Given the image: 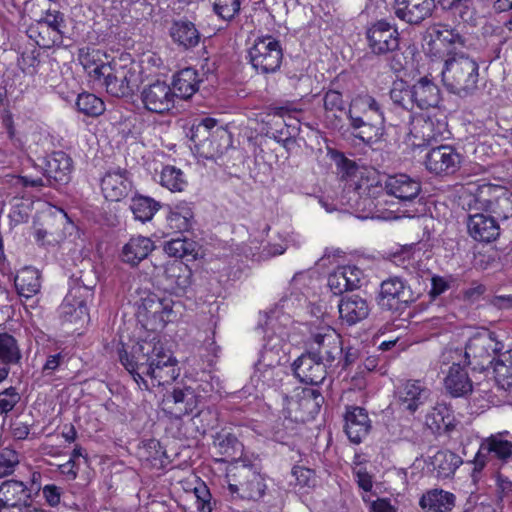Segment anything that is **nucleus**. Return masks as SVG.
Listing matches in <instances>:
<instances>
[{
    "mask_svg": "<svg viewBox=\"0 0 512 512\" xmlns=\"http://www.w3.org/2000/svg\"><path fill=\"white\" fill-rule=\"evenodd\" d=\"M119 360L141 390L169 385L180 375L178 360L156 338L138 341L129 352L120 350Z\"/></svg>",
    "mask_w": 512,
    "mask_h": 512,
    "instance_id": "obj_1",
    "label": "nucleus"
},
{
    "mask_svg": "<svg viewBox=\"0 0 512 512\" xmlns=\"http://www.w3.org/2000/svg\"><path fill=\"white\" fill-rule=\"evenodd\" d=\"M480 62L464 52H452L444 61L442 81L446 89L461 98L479 90Z\"/></svg>",
    "mask_w": 512,
    "mask_h": 512,
    "instance_id": "obj_2",
    "label": "nucleus"
},
{
    "mask_svg": "<svg viewBox=\"0 0 512 512\" xmlns=\"http://www.w3.org/2000/svg\"><path fill=\"white\" fill-rule=\"evenodd\" d=\"M463 198V207L468 211H486L495 218L507 220L512 217V191L500 185L485 183L468 189Z\"/></svg>",
    "mask_w": 512,
    "mask_h": 512,
    "instance_id": "obj_3",
    "label": "nucleus"
},
{
    "mask_svg": "<svg viewBox=\"0 0 512 512\" xmlns=\"http://www.w3.org/2000/svg\"><path fill=\"white\" fill-rule=\"evenodd\" d=\"M42 476L33 471L25 479H7L0 483V512H25L41 491Z\"/></svg>",
    "mask_w": 512,
    "mask_h": 512,
    "instance_id": "obj_4",
    "label": "nucleus"
},
{
    "mask_svg": "<svg viewBox=\"0 0 512 512\" xmlns=\"http://www.w3.org/2000/svg\"><path fill=\"white\" fill-rule=\"evenodd\" d=\"M228 490L232 497L249 501L260 500L267 490L264 475L252 464H237L226 473Z\"/></svg>",
    "mask_w": 512,
    "mask_h": 512,
    "instance_id": "obj_5",
    "label": "nucleus"
},
{
    "mask_svg": "<svg viewBox=\"0 0 512 512\" xmlns=\"http://www.w3.org/2000/svg\"><path fill=\"white\" fill-rule=\"evenodd\" d=\"M249 63L260 74L278 71L283 60L280 41L271 35L256 37L248 49Z\"/></svg>",
    "mask_w": 512,
    "mask_h": 512,
    "instance_id": "obj_6",
    "label": "nucleus"
},
{
    "mask_svg": "<svg viewBox=\"0 0 512 512\" xmlns=\"http://www.w3.org/2000/svg\"><path fill=\"white\" fill-rule=\"evenodd\" d=\"M307 351L336 370V361L343 354L342 337L329 326L320 327L311 334Z\"/></svg>",
    "mask_w": 512,
    "mask_h": 512,
    "instance_id": "obj_7",
    "label": "nucleus"
},
{
    "mask_svg": "<svg viewBox=\"0 0 512 512\" xmlns=\"http://www.w3.org/2000/svg\"><path fill=\"white\" fill-rule=\"evenodd\" d=\"M413 301L411 288L400 277H389L382 281L377 298L382 310L402 312Z\"/></svg>",
    "mask_w": 512,
    "mask_h": 512,
    "instance_id": "obj_8",
    "label": "nucleus"
},
{
    "mask_svg": "<svg viewBox=\"0 0 512 512\" xmlns=\"http://www.w3.org/2000/svg\"><path fill=\"white\" fill-rule=\"evenodd\" d=\"M498 345L499 343L487 332L471 337L464 351L467 365L472 366L473 370L488 368L497 359L494 354L498 351Z\"/></svg>",
    "mask_w": 512,
    "mask_h": 512,
    "instance_id": "obj_9",
    "label": "nucleus"
},
{
    "mask_svg": "<svg viewBox=\"0 0 512 512\" xmlns=\"http://www.w3.org/2000/svg\"><path fill=\"white\" fill-rule=\"evenodd\" d=\"M225 134L226 131L217 126L216 119L205 117L192 125L190 140L202 155L209 158L220 151V146L215 144V138L223 137Z\"/></svg>",
    "mask_w": 512,
    "mask_h": 512,
    "instance_id": "obj_10",
    "label": "nucleus"
},
{
    "mask_svg": "<svg viewBox=\"0 0 512 512\" xmlns=\"http://www.w3.org/2000/svg\"><path fill=\"white\" fill-rule=\"evenodd\" d=\"M366 38L370 51L375 55H388L399 49V32L385 20H379L371 25L366 31Z\"/></svg>",
    "mask_w": 512,
    "mask_h": 512,
    "instance_id": "obj_11",
    "label": "nucleus"
},
{
    "mask_svg": "<svg viewBox=\"0 0 512 512\" xmlns=\"http://www.w3.org/2000/svg\"><path fill=\"white\" fill-rule=\"evenodd\" d=\"M140 100L147 111L156 114H165L175 107V94L165 81L156 80L145 85Z\"/></svg>",
    "mask_w": 512,
    "mask_h": 512,
    "instance_id": "obj_12",
    "label": "nucleus"
},
{
    "mask_svg": "<svg viewBox=\"0 0 512 512\" xmlns=\"http://www.w3.org/2000/svg\"><path fill=\"white\" fill-rule=\"evenodd\" d=\"M462 157L450 145L431 148L425 156L426 169L437 176L455 174L461 166Z\"/></svg>",
    "mask_w": 512,
    "mask_h": 512,
    "instance_id": "obj_13",
    "label": "nucleus"
},
{
    "mask_svg": "<svg viewBox=\"0 0 512 512\" xmlns=\"http://www.w3.org/2000/svg\"><path fill=\"white\" fill-rule=\"evenodd\" d=\"M382 187L387 195L405 207L413 204L421 192L420 181L405 173L386 176Z\"/></svg>",
    "mask_w": 512,
    "mask_h": 512,
    "instance_id": "obj_14",
    "label": "nucleus"
},
{
    "mask_svg": "<svg viewBox=\"0 0 512 512\" xmlns=\"http://www.w3.org/2000/svg\"><path fill=\"white\" fill-rule=\"evenodd\" d=\"M292 369L301 382L313 386L321 384L329 374L335 372L308 351L293 362Z\"/></svg>",
    "mask_w": 512,
    "mask_h": 512,
    "instance_id": "obj_15",
    "label": "nucleus"
},
{
    "mask_svg": "<svg viewBox=\"0 0 512 512\" xmlns=\"http://www.w3.org/2000/svg\"><path fill=\"white\" fill-rule=\"evenodd\" d=\"M489 457L501 461L512 458V442L505 439L503 433L491 435L481 443L473 459V472H480L485 467Z\"/></svg>",
    "mask_w": 512,
    "mask_h": 512,
    "instance_id": "obj_16",
    "label": "nucleus"
},
{
    "mask_svg": "<svg viewBox=\"0 0 512 512\" xmlns=\"http://www.w3.org/2000/svg\"><path fill=\"white\" fill-rule=\"evenodd\" d=\"M435 8V0H394L393 4L396 17L411 25L431 17Z\"/></svg>",
    "mask_w": 512,
    "mask_h": 512,
    "instance_id": "obj_17",
    "label": "nucleus"
},
{
    "mask_svg": "<svg viewBox=\"0 0 512 512\" xmlns=\"http://www.w3.org/2000/svg\"><path fill=\"white\" fill-rule=\"evenodd\" d=\"M132 180L126 169L117 168L107 171L101 179V190L109 201H120L132 191Z\"/></svg>",
    "mask_w": 512,
    "mask_h": 512,
    "instance_id": "obj_18",
    "label": "nucleus"
},
{
    "mask_svg": "<svg viewBox=\"0 0 512 512\" xmlns=\"http://www.w3.org/2000/svg\"><path fill=\"white\" fill-rule=\"evenodd\" d=\"M468 212L467 230L475 241L490 243L499 237L500 227L494 216L479 211Z\"/></svg>",
    "mask_w": 512,
    "mask_h": 512,
    "instance_id": "obj_19",
    "label": "nucleus"
},
{
    "mask_svg": "<svg viewBox=\"0 0 512 512\" xmlns=\"http://www.w3.org/2000/svg\"><path fill=\"white\" fill-rule=\"evenodd\" d=\"M139 76L135 70L126 66L114 65L112 73L103 86L114 97H128L138 87Z\"/></svg>",
    "mask_w": 512,
    "mask_h": 512,
    "instance_id": "obj_20",
    "label": "nucleus"
},
{
    "mask_svg": "<svg viewBox=\"0 0 512 512\" xmlns=\"http://www.w3.org/2000/svg\"><path fill=\"white\" fill-rule=\"evenodd\" d=\"M168 34L172 42L183 50L197 47L202 39V35L195 23L186 17L173 19L170 23Z\"/></svg>",
    "mask_w": 512,
    "mask_h": 512,
    "instance_id": "obj_21",
    "label": "nucleus"
},
{
    "mask_svg": "<svg viewBox=\"0 0 512 512\" xmlns=\"http://www.w3.org/2000/svg\"><path fill=\"white\" fill-rule=\"evenodd\" d=\"M364 272L354 266L346 265L337 267L328 276V286L334 295H342L346 291L361 287Z\"/></svg>",
    "mask_w": 512,
    "mask_h": 512,
    "instance_id": "obj_22",
    "label": "nucleus"
},
{
    "mask_svg": "<svg viewBox=\"0 0 512 512\" xmlns=\"http://www.w3.org/2000/svg\"><path fill=\"white\" fill-rule=\"evenodd\" d=\"M429 38L427 41L429 51L432 52L434 46L437 43H440L444 47H446L447 55L446 58L452 52H461L460 49L465 48L467 46L468 39L462 35L458 30L448 28L443 25H434L427 31V35L425 39Z\"/></svg>",
    "mask_w": 512,
    "mask_h": 512,
    "instance_id": "obj_23",
    "label": "nucleus"
},
{
    "mask_svg": "<svg viewBox=\"0 0 512 512\" xmlns=\"http://www.w3.org/2000/svg\"><path fill=\"white\" fill-rule=\"evenodd\" d=\"M66 20L62 12L58 10H48L45 15L38 20V28L42 32H49L51 35L40 42L41 48H51L60 45L66 34Z\"/></svg>",
    "mask_w": 512,
    "mask_h": 512,
    "instance_id": "obj_24",
    "label": "nucleus"
},
{
    "mask_svg": "<svg viewBox=\"0 0 512 512\" xmlns=\"http://www.w3.org/2000/svg\"><path fill=\"white\" fill-rule=\"evenodd\" d=\"M344 419L347 437L352 443L360 444L371 429V420L367 411L359 406L347 407Z\"/></svg>",
    "mask_w": 512,
    "mask_h": 512,
    "instance_id": "obj_25",
    "label": "nucleus"
},
{
    "mask_svg": "<svg viewBox=\"0 0 512 512\" xmlns=\"http://www.w3.org/2000/svg\"><path fill=\"white\" fill-rule=\"evenodd\" d=\"M192 272L182 262L168 263L160 276L163 288L173 294L183 293L191 284Z\"/></svg>",
    "mask_w": 512,
    "mask_h": 512,
    "instance_id": "obj_26",
    "label": "nucleus"
},
{
    "mask_svg": "<svg viewBox=\"0 0 512 512\" xmlns=\"http://www.w3.org/2000/svg\"><path fill=\"white\" fill-rule=\"evenodd\" d=\"M96 284V277H91L89 284H85V287L79 284H73L62 304L63 312L65 314H72L74 312L77 317L87 314L86 305L88 300L93 297V290Z\"/></svg>",
    "mask_w": 512,
    "mask_h": 512,
    "instance_id": "obj_27",
    "label": "nucleus"
},
{
    "mask_svg": "<svg viewBox=\"0 0 512 512\" xmlns=\"http://www.w3.org/2000/svg\"><path fill=\"white\" fill-rule=\"evenodd\" d=\"M430 395V390L420 380H408L398 389L400 406L410 413L416 412L424 405Z\"/></svg>",
    "mask_w": 512,
    "mask_h": 512,
    "instance_id": "obj_28",
    "label": "nucleus"
},
{
    "mask_svg": "<svg viewBox=\"0 0 512 512\" xmlns=\"http://www.w3.org/2000/svg\"><path fill=\"white\" fill-rule=\"evenodd\" d=\"M338 310L340 319L347 325L352 326L368 317L370 306L365 298L352 294L340 299Z\"/></svg>",
    "mask_w": 512,
    "mask_h": 512,
    "instance_id": "obj_29",
    "label": "nucleus"
},
{
    "mask_svg": "<svg viewBox=\"0 0 512 512\" xmlns=\"http://www.w3.org/2000/svg\"><path fill=\"white\" fill-rule=\"evenodd\" d=\"M347 117L350 126L353 129V136L365 144H373L381 140L384 135V123H380L373 118V122H368L361 116H355L351 109L348 110Z\"/></svg>",
    "mask_w": 512,
    "mask_h": 512,
    "instance_id": "obj_30",
    "label": "nucleus"
},
{
    "mask_svg": "<svg viewBox=\"0 0 512 512\" xmlns=\"http://www.w3.org/2000/svg\"><path fill=\"white\" fill-rule=\"evenodd\" d=\"M154 248V242L149 237L133 236L122 247L120 257L125 264L136 267L148 257Z\"/></svg>",
    "mask_w": 512,
    "mask_h": 512,
    "instance_id": "obj_31",
    "label": "nucleus"
},
{
    "mask_svg": "<svg viewBox=\"0 0 512 512\" xmlns=\"http://www.w3.org/2000/svg\"><path fill=\"white\" fill-rule=\"evenodd\" d=\"M169 211L166 215V234L183 233L192 227L194 217L191 203L182 201L174 207H168Z\"/></svg>",
    "mask_w": 512,
    "mask_h": 512,
    "instance_id": "obj_32",
    "label": "nucleus"
},
{
    "mask_svg": "<svg viewBox=\"0 0 512 512\" xmlns=\"http://www.w3.org/2000/svg\"><path fill=\"white\" fill-rule=\"evenodd\" d=\"M72 159L63 151L53 152L47 157L45 176L50 181L66 184L70 180Z\"/></svg>",
    "mask_w": 512,
    "mask_h": 512,
    "instance_id": "obj_33",
    "label": "nucleus"
},
{
    "mask_svg": "<svg viewBox=\"0 0 512 512\" xmlns=\"http://www.w3.org/2000/svg\"><path fill=\"white\" fill-rule=\"evenodd\" d=\"M413 129L416 135L427 143L443 139L446 134H449L446 120L431 116L417 118Z\"/></svg>",
    "mask_w": 512,
    "mask_h": 512,
    "instance_id": "obj_34",
    "label": "nucleus"
},
{
    "mask_svg": "<svg viewBox=\"0 0 512 512\" xmlns=\"http://www.w3.org/2000/svg\"><path fill=\"white\" fill-rule=\"evenodd\" d=\"M456 497L443 489H430L419 500V506L425 512H450L455 506Z\"/></svg>",
    "mask_w": 512,
    "mask_h": 512,
    "instance_id": "obj_35",
    "label": "nucleus"
},
{
    "mask_svg": "<svg viewBox=\"0 0 512 512\" xmlns=\"http://www.w3.org/2000/svg\"><path fill=\"white\" fill-rule=\"evenodd\" d=\"M201 81L198 71L195 68L187 67L173 75L171 88L175 97L188 99L198 91Z\"/></svg>",
    "mask_w": 512,
    "mask_h": 512,
    "instance_id": "obj_36",
    "label": "nucleus"
},
{
    "mask_svg": "<svg viewBox=\"0 0 512 512\" xmlns=\"http://www.w3.org/2000/svg\"><path fill=\"white\" fill-rule=\"evenodd\" d=\"M447 392L453 397H463L472 392V381L460 363H453L444 379Z\"/></svg>",
    "mask_w": 512,
    "mask_h": 512,
    "instance_id": "obj_37",
    "label": "nucleus"
},
{
    "mask_svg": "<svg viewBox=\"0 0 512 512\" xmlns=\"http://www.w3.org/2000/svg\"><path fill=\"white\" fill-rule=\"evenodd\" d=\"M213 448L223 462L239 459L243 454V444L234 434L226 431L216 433Z\"/></svg>",
    "mask_w": 512,
    "mask_h": 512,
    "instance_id": "obj_38",
    "label": "nucleus"
},
{
    "mask_svg": "<svg viewBox=\"0 0 512 512\" xmlns=\"http://www.w3.org/2000/svg\"><path fill=\"white\" fill-rule=\"evenodd\" d=\"M414 104L424 110L436 107L440 102V90L438 86L427 77H422L412 86Z\"/></svg>",
    "mask_w": 512,
    "mask_h": 512,
    "instance_id": "obj_39",
    "label": "nucleus"
},
{
    "mask_svg": "<svg viewBox=\"0 0 512 512\" xmlns=\"http://www.w3.org/2000/svg\"><path fill=\"white\" fill-rule=\"evenodd\" d=\"M14 285L20 297L29 299L38 294L41 289V275L33 267L23 268L14 278Z\"/></svg>",
    "mask_w": 512,
    "mask_h": 512,
    "instance_id": "obj_40",
    "label": "nucleus"
},
{
    "mask_svg": "<svg viewBox=\"0 0 512 512\" xmlns=\"http://www.w3.org/2000/svg\"><path fill=\"white\" fill-rule=\"evenodd\" d=\"M425 423L434 433H447L454 429L452 410L444 403L436 404L426 415Z\"/></svg>",
    "mask_w": 512,
    "mask_h": 512,
    "instance_id": "obj_41",
    "label": "nucleus"
},
{
    "mask_svg": "<svg viewBox=\"0 0 512 512\" xmlns=\"http://www.w3.org/2000/svg\"><path fill=\"white\" fill-rule=\"evenodd\" d=\"M439 5L455 22L476 25V11L470 0H439Z\"/></svg>",
    "mask_w": 512,
    "mask_h": 512,
    "instance_id": "obj_42",
    "label": "nucleus"
},
{
    "mask_svg": "<svg viewBox=\"0 0 512 512\" xmlns=\"http://www.w3.org/2000/svg\"><path fill=\"white\" fill-rule=\"evenodd\" d=\"M286 361V353L283 349L282 339L279 336L269 337L260 351L256 363L260 367H279Z\"/></svg>",
    "mask_w": 512,
    "mask_h": 512,
    "instance_id": "obj_43",
    "label": "nucleus"
},
{
    "mask_svg": "<svg viewBox=\"0 0 512 512\" xmlns=\"http://www.w3.org/2000/svg\"><path fill=\"white\" fill-rule=\"evenodd\" d=\"M462 463V458L450 450H440L431 458V465L441 479L454 475Z\"/></svg>",
    "mask_w": 512,
    "mask_h": 512,
    "instance_id": "obj_44",
    "label": "nucleus"
},
{
    "mask_svg": "<svg viewBox=\"0 0 512 512\" xmlns=\"http://www.w3.org/2000/svg\"><path fill=\"white\" fill-rule=\"evenodd\" d=\"M162 207L161 203L154 200L149 196L136 194L132 197L130 203V210L132 211L135 220L142 223L152 220L153 216Z\"/></svg>",
    "mask_w": 512,
    "mask_h": 512,
    "instance_id": "obj_45",
    "label": "nucleus"
},
{
    "mask_svg": "<svg viewBox=\"0 0 512 512\" xmlns=\"http://www.w3.org/2000/svg\"><path fill=\"white\" fill-rule=\"evenodd\" d=\"M323 106L326 119L331 122L333 127H338L342 122V118L337 112L342 113L345 111V102L342 94L332 89L326 91L323 97Z\"/></svg>",
    "mask_w": 512,
    "mask_h": 512,
    "instance_id": "obj_46",
    "label": "nucleus"
},
{
    "mask_svg": "<svg viewBox=\"0 0 512 512\" xmlns=\"http://www.w3.org/2000/svg\"><path fill=\"white\" fill-rule=\"evenodd\" d=\"M495 380L505 389H512V350L502 353L493 363Z\"/></svg>",
    "mask_w": 512,
    "mask_h": 512,
    "instance_id": "obj_47",
    "label": "nucleus"
},
{
    "mask_svg": "<svg viewBox=\"0 0 512 512\" xmlns=\"http://www.w3.org/2000/svg\"><path fill=\"white\" fill-rule=\"evenodd\" d=\"M21 357L16 338L7 332L0 333V362L11 366L18 364Z\"/></svg>",
    "mask_w": 512,
    "mask_h": 512,
    "instance_id": "obj_48",
    "label": "nucleus"
},
{
    "mask_svg": "<svg viewBox=\"0 0 512 512\" xmlns=\"http://www.w3.org/2000/svg\"><path fill=\"white\" fill-rule=\"evenodd\" d=\"M390 98L396 106L406 111H412L415 107L412 86L404 81L400 80L393 83Z\"/></svg>",
    "mask_w": 512,
    "mask_h": 512,
    "instance_id": "obj_49",
    "label": "nucleus"
},
{
    "mask_svg": "<svg viewBox=\"0 0 512 512\" xmlns=\"http://www.w3.org/2000/svg\"><path fill=\"white\" fill-rule=\"evenodd\" d=\"M160 184L171 192H182L187 185V181L179 168L167 165L163 167L160 173Z\"/></svg>",
    "mask_w": 512,
    "mask_h": 512,
    "instance_id": "obj_50",
    "label": "nucleus"
},
{
    "mask_svg": "<svg viewBox=\"0 0 512 512\" xmlns=\"http://www.w3.org/2000/svg\"><path fill=\"white\" fill-rule=\"evenodd\" d=\"M352 105L358 109L362 114H372L374 119L380 123H384V109L383 105L373 96L364 94L358 95L352 102Z\"/></svg>",
    "mask_w": 512,
    "mask_h": 512,
    "instance_id": "obj_51",
    "label": "nucleus"
},
{
    "mask_svg": "<svg viewBox=\"0 0 512 512\" xmlns=\"http://www.w3.org/2000/svg\"><path fill=\"white\" fill-rule=\"evenodd\" d=\"M76 107L79 112L90 117H97L105 111V104L102 99L87 92L78 95Z\"/></svg>",
    "mask_w": 512,
    "mask_h": 512,
    "instance_id": "obj_52",
    "label": "nucleus"
},
{
    "mask_svg": "<svg viewBox=\"0 0 512 512\" xmlns=\"http://www.w3.org/2000/svg\"><path fill=\"white\" fill-rule=\"evenodd\" d=\"M142 305L147 314H151L153 317H159L162 320L164 316H168L172 312L171 301L160 298L154 294L144 298Z\"/></svg>",
    "mask_w": 512,
    "mask_h": 512,
    "instance_id": "obj_53",
    "label": "nucleus"
},
{
    "mask_svg": "<svg viewBox=\"0 0 512 512\" xmlns=\"http://www.w3.org/2000/svg\"><path fill=\"white\" fill-rule=\"evenodd\" d=\"M20 464V454L11 447L0 449V479L12 475Z\"/></svg>",
    "mask_w": 512,
    "mask_h": 512,
    "instance_id": "obj_54",
    "label": "nucleus"
},
{
    "mask_svg": "<svg viewBox=\"0 0 512 512\" xmlns=\"http://www.w3.org/2000/svg\"><path fill=\"white\" fill-rule=\"evenodd\" d=\"M240 0H213V10L225 21H231L240 12Z\"/></svg>",
    "mask_w": 512,
    "mask_h": 512,
    "instance_id": "obj_55",
    "label": "nucleus"
},
{
    "mask_svg": "<svg viewBox=\"0 0 512 512\" xmlns=\"http://www.w3.org/2000/svg\"><path fill=\"white\" fill-rule=\"evenodd\" d=\"M418 243H414L411 245L403 246L399 252H396L393 255L394 262L402 266L405 269H408L410 266H413L415 262L420 258L421 249L418 247Z\"/></svg>",
    "mask_w": 512,
    "mask_h": 512,
    "instance_id": "obj_56",
    "label": "nucleus"
},
{
    "mask_svg": "<svg viewBox=\"0 0 512 512\" xmlns=\"http://www.w3.org/2000/svg\"><path fill=\"white\" fill-rule=\"evenodd\" d=\"M324 398L320 391L315 388H305L302 390V396L300 398V405L306 408L310 415L318 413Z\"/></svg>",
    "mask_w": 512,
    "mask_h": 512,
    "instance_id": "obj_57",
    "label": "nucleus"
},
{
    "mask_svg": "<svg viewBox=\"0 0 512 512\" xmlns=\"http://www.w3.org/2000/svg\"><path fill=\"white\" fill-rule=\"evenodd\" d=\"M165 252L175 258H183L192 252V243L186 239L175 238L168 241L164 246Z\"/></svg>",
    "mask_w": 512,
    "mask_h": 512,
    "instance_id": "obj_58",
    "label": "nucleus"
},
{
    "mask_svg": "<svg viewBox=\"0 0 512 512\" xmlns=\"http://www.w3.org/2000/svg\"><path fill=\"white\" fill-rule=\"evenodd\" d=\"M21 395L13 386L0 392V415H7L20 402Z\"/></svg>",
    "mask_w": 512,
    "mask_h": 512,
    "instance_id": "obj_59",
    "label": "nucleus"
},
{
    "mask_svg": "<svg viewBox=\"0 0 512 512\" xmlns=\"http://www.w3.org/2000/svg\"><path fill=\"white\" fill-rule=\"evenodd\" d=\"M192 399V389L191 388H185V389H174L172 394L168 396L165 400V405L169 409V412L171 409H178L179 407H183L185 405V402L187 400Z\"/></svg>",
    "mask_w": 512,
    "mask_h": 512,
    "instance_id": "obj_60",
    "label": "nucleus"
},
{
    "mask_svg": "<svg viewBox=\"0 0 512 512\" xmlns=\"http://www.w3.org/2000/svg\"><path fill=\"white\" fill-rule=\"evenodd\" d=\"M194 494L197 499V508L199 512H212L211 493L209 488L201 483L194 488Z\"/></svg>",
    "mask_w": 512,
    "mask_h": 512,
    "instance_id": "obj_61",
    "label": "nucleus"
},
{
    "mask_svg": "<svg viewBox=\"0 0 512 512\" xmlns=\"http://www.w3.org/2000/svg\"><path fill=\"white\" fill-rule=\"evenodd\" d=\"M280 375L279 367H260L255 363L254 377L262 381L264 385L274 386L276 384V377Z\"/></svg>",
    "mask_w": 512,
    "mask_h": 512,
    "instance_id": "obj_62",
    "label": "nucleus"
},
{
    "mask_svg": "<svg viewBox=\"0 0 512 512\" xmlns=\"http://www.w3.org/2000/svg\"><path fill=\"white\" fill-rule=\"evenodd\" d=\"M68 361L67 354L63 351L50 354L47 356V359L42 367V374L44 376H50L59 369L63 364Z\"/></svg>",
    "mask_w": 512,
    "mask_h": 512,
    "instance_id": "obj_63",
    "label": "nucleus"
},
{
    "mask_svg": "<svg viewBox=\"0 0 512 512\" xmlns=\"http://www.w3.org/2000/svg\"><path fill=\"white\" fill-rule=\"evenodd\" d=\"M114 65L105 62H99L98 66H95L93 69L88 70V75L99 83V85H104L106 80L112 73Z\"/></svg>",
    "mask_w": 512,
    "mask_h": 512,
    "instance_id": "obj_64",
    "label": "nucleus"
}]
</instances>
